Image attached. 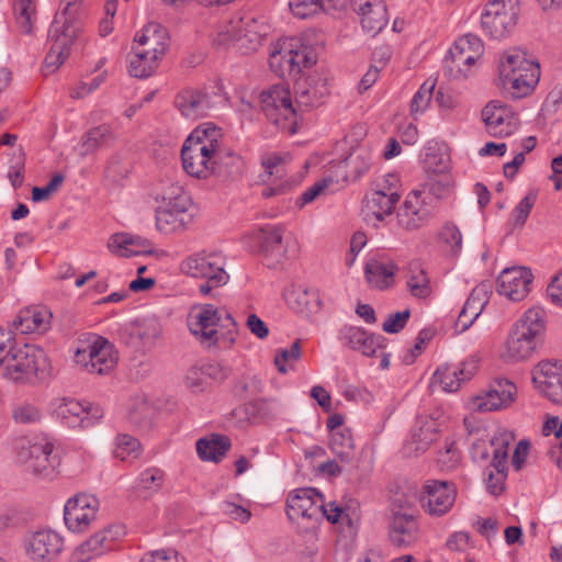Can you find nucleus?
Here are the masks:
<instances>
[{
	"mask_svg": "<svg viewBox=\"0 0 562 562\" xmlns=\"http://www.w3.org/2000/svg\"><path fill=\"white\" fill-rule=\"evenodd\" d=\"M519 0H490L481 14V26L494 40L507 36L516 26Z\"/></svg>",
	"mask_w": 562,
	"mask_h": 562,
	"instance_id": "9",
	"label": "nucleus"
},
{
	"mask_svg": "<svg viewBox=\"0 0 562 562\" xmlns=\"http://www.w3.org/2000/svg\"><path fill=\"white\" fill-rule=\"evenodd\" d=\"M142 451L139 441L126 434L119 435L115 440L114 457L120 460L136 459Z\"/></svg>",
	"mask_w": 562,
	"mask_h": 562,
	"instance_id": "52",
	"label": "nucleus"
},
{
	"mask_svg": "<svg viewBox=\"0 0 562 562\" xmlns=\"http://www.w3.org/2000/svg\"><path fill=\"white\" fill-rule=\"evenodd\" d=\"M192 222V214H177L162 206L156 211V228L162 234L183 232Z\"/></svg>",
	"mask_w": 562,
	"mask_h": 562,
	"instance_id": "43",
	"label": "nucleus"
},
{
	"mask_svg": "<svg viewBox=\"0 0 562 562\" xmlns=\"http://www.w3.org/2000/svg\"><path fill=\"white\" fill-rule=\"evenodd\" d=\"M115 139L116 136L110 125L101 124L92 127L81 138L80 155L88 156L100 148L110 147Z\"/></svg>",
	"mask_w": 562,
	"mask_h": 562,
	"instance_id": "41",
	"label": "nucleus"
},
{
	"mask_svg": "<svg viewBox=\"0 0 562 562\" xmlns=\"http://www.w3.org/2000/svg\"><path fill=\"white\" fill-rule=\"evenodd\" d=\"M486 303V292L483 286L474 288L458 315L456 328L461 333L467 330L480 316Z\"/></svg>",
	"mask_w": 562,
	"mask_h": 562,
	"instance_id": "40",
	"label": "nucleus"
},
{
	"mask_svg": "<svg viewBox=\"0 0 562 562\" xmlns=\"http://www.w3.org/2000/svg\"><path fill=\"white\" fill-rule=\"evenodd\" d=\"M302 350L300 340H295L290 348L280 349L274 357V364L282 374L288 372L285 363L297 361L301 358Z\"/></svg>",
	"mask_w": 562,
	"mask_h": 562,
	"instance_id": "57",
	"label": "nucleus"
},
{
	"mask_svg": "<svg viewBox=\"0 0 562 562\" xmlns=\"http://www.w3.org/2000/svg\"><path fill=\"white\" fill-rule=\"evenodd\" d=\"M13 10L21 32L31 34L37 16L35 0H14Z\"/></svg>",
	"mask_w": 562,
	"mask_h": 562,
	"instance_id": "48",
	"label": "nucleus"
},
{
	"mask_svg": "<svg viewBox=\"0 0 562 562\" xmlns=\"http://www.w3.org/2000/svg\"><path fill=\"white\" fill-rule=\"evenodd\" d=\"M83 0H61L50 24L56 33L58 30L81 35L83 25L80 20V10Z\"/></svg>",
	"mask_w": 562,
	"mask_h": 562,
	"instance_id": "36",
	"label": "nucleus"
},
{
	"mask_svg": "<svg viewBox=\"0 0 562 562\" xmlns=\"http://www.w3.org/2000/svg\"><path fill=\"white\" fill-rule=\"evenodd\" d=\"M180 270L193 278L211 277V283L226 284L229 280L223 259L216 254L195 252L180 263Z\"/></svg>",
	"mask_w": 562,
	"mask_h": 562,
	"instance_id": "13",
	"label": "nucleus"
},
{
	"mask_svg": "<svg viewBox=\"0 0 562 562\" xmlns=\"http://www.w3.org/2000/svg\"><path fill=\"white\" fill-rule=\"evenodd\" d=\"M213 165L214 170L212 175L222 181L237 180L244 171L243 158L232 149L223 147V138L218 142Z\"/></svg>",
	"mask_w": 562,
	"mask_h": 562,
	"instance_id": "33",
	"label": "nucleus"
},
{
	"mask_svg": "<svg viewBox=\"0 0 562 562\" xmlns=\"http://www.w3.org/2000/svg\"><path fill=\"white\" fill-rule=\"evenodd\" d=\"M295 103L303 111L318 106L329 93L327 81L319 76L301 77L294 83Z\"/></svg>",
	"mask_w": 562,
	"mask_h": 562,
	"instance_id": "25",
	"label": "nucleus"
},
{
	"mask_svg": "<svg viewBox=\"0 0 562 562\" xmlns=\"http://www.w3.org/2000/svg\"><path fill=\"white\" fill-rule=\"evenodd\" d=\"M323 495L313 487L292 491L286 498V516L291 521L306 519L315 526L322 519Z\"/></svg>",
	"mask_w": 562,
	"mask_h": 562,
	"instance_id": "12",
	"label": "nucleus"
},
{
	"mask_svg": "<svg viewBox=\"0 0 562 562\" xmlns=\"http://www.w3.org/2000/svg\"><path fill=\"white\" fill-rule=\"evenodd\" d=\"M190 333L206 347L217 344L231 346L237 335V323L232 315L212 304L193 306L188 316Z\"/></svg>",
	"mask_w": 562,
	"mask_h": 562,
	"instance_id": "3",
	"label": "nucleus"
},
{
	"mask_svg": "<svg viewBox=\"0 0 562 562\" xmlns=\"http://www.w3.org/2000/svg\"><path fill=\"white\" fill-rule=\"evenodd\" d=\"M256 240L260 252L266 258L279 263L288 257L289 241H283V227L278 225L260 227L256 233Z\"/></svg>",
	"mask_w": 562,
	"mask_h": 562,
	"instance_id": "29",
	"label": "nucleus"
},
{
	"mask_svg": "<svg viewBox=\"0 0 562 562\" xmlns=\"http://www.w3.org/2000/svg\"><path fill=\"white\" fill-rule=\"evenodd\" d=\"M532 382L553 404L562 406V362H539L532 370Z\"/></svg>",
	"mask_w": 562,
	"mask_h": 562,
	"instance_id": "15",
	"label": "nucleus"
},
{
	"mask_svg": "<svg viewBox=\"0 0 562 562\" xmlns=\"http://www.w3.org/2000/svg\"><path fill=\"white\" fill-rule=\"evenodd\" d=\"M435 209L431 195L420 190L411 191L396 212L397 226L406 232L420 229L434 217Z\"/></svg>",
	"mask_w": 562,
	"mask_h": 562,
	"instance_id": "10",
	"label": "nucleus"
},
{
	"mask_svg": "<svg viewBox=\"0 0 562 562\" xmlns=\"http://www.w3.org/2000/svg\"><path fill=\"white\" fill-rule=\"evenodd\" d=\"M75 362L88 373L105 375L115 368L117 355L111 342L102 337H97L87 347L77 350Z\"/></svg>",
	"mask_w": 562,
	"mask_h": 562,
	"instance_id": "11",
	"label": "nucleus"
},
{
	"mask_svg": "<svg viewBox=\"0 0 562 562\" xmlns=\"http://www.w3.org/2000/svg\"><path fill=\"white\" fill-rule=\"evenodd\" d=\"M438 463L442 470H452L458 467L461 456L452 440H446L445 447L438 453Z\"/></svg>",
	"mask_w": 562,
	"mask_h": 562,
	"instance_id": "58",
	"label": "nucleus"
},
{
	"mask_svg": "<svg viewBox=\"0 0 562 562\" xmlns=\"http://www.w3.org/2000/svg\"><path fill=\"white\" fill-rule=\"evenodd\" d=\"M261 109L266 117L278 128L294 134L297 131V111L294 108L290 90L276 85L260 95Z\"/></svg>",
	"mask_w": 562,
	"mask_h": 562,
	"instance_id": "7",
	"label": "nucleus"
},
{
	"mask_svg": "<svg viewBox=\"0 0 562 562\" xmlns=\"http://www.w3.org/2000/svg\"><path fill=\"white\" fill-rule=\"evenodd\" d=\"M409 316V310H404L401 312L390 314L383 322L382 329L387 334H397L406 326Z\"/></svg>",
	"mask_w": 562,
	"mask_h": 562,
	"instance_id": "62",
	"label": "nucleus"
},
{
	"mask_svg": "<svg viewBox=\"0 0 562 562\" xmlns=\"http://www.w3.org/2000/svg\"><path fill=\"white\" fill-rule=\"evenodd\" d=\"M243 32V16H233L221 22L216 27L214 42L218 45L238 44Z\"/></svg>",
	"mask_w": 562,
	"mask_h": 562,
	"instance_id": "45",
	"label": "nucleus"
},
{
	"mask_svg": "<svg viewBox=\"0 0 562 562\" xmlns=\"http://www.w3.org/2000/svg\"><path fill=\"white\" fill-rule=\"evenodd\" d=\"M396 271L397 267L392 260L371 259L366 263L364 277L372 288L385 290L393 285Z\"/></svg>",
	"mask_w": 562,
	"mask_h": 562,
	"instance_id": "38",
	"label": "nucleus"
},
{
	"mask_svg": "<svg viewBox=\"0 0 562 562\" xmlns=\"http://www.w3.org/2000/svg\"><path fill=\"white\" fill-rule=\"evenodd\" d=\"M295 38L297 40V47H293L291 54L293 55L294 65L301 74L302 68H310L317 63V53L313 46L303 43L301 37Z\"/></svg>",
	"mask_w": 562,
	"mask_h": 562,
	"instance_id": "53",
	"label": "nucleus"
},
{
	"mask_svg": "<svg viewBox=\"0 0 562 562\" xmlns=\"http://www.w3.org/2000/svg\"><path fill=\"white\" fill-rule=\"evenodd\" d=\"M109 248L112 251L120 250L123 257L154 254V245L149 239L127 233L113 235Z\"/></svg>",
	"mask_w": 562,
	"mask_h": 562,
	"instance_id": "37",
	"label": "nucleus"
},
{
	"mask_svg": "<svg viewBox=\"0 0 562 562\" xmlns=\"http://www.w3.org/2000/svg\"><path fill=\"white\" fill-rule=\"evenodd\" d=\"M132 335L136 336L144 346L151 345L160 335L157 321L148 319L132 326Z\"/></svg>",
	"mask_w": 562,
	"mask_h": 562,
	"instance_id": "54",
	"label": "nucleus"
},
{
	"mask_svg": "<svg viewBox=\"0 0 562 562\" xmlns=\"http://www.w3.org/2000/svg\"><path fill=\"white\" fill-rule=\"evenodd\" d=\"M56 413L68 426L82 428L93 426L103 416V411L99 406L83 405L74 398H63Z\"/></svg>",
	"mask_w": 562,
	"mask_h": 562,
	"instance_id": "23",
	"label": "nucleus"
},
{
	"mask_svg": "<svg viewBox=\"0 0 562 562\" xmlns=\"http://www.w3.org/2000/svg\"><path fill=\"white\" fill-rule=\"evenodd\" d=\"M440 423L437 417L420 414L416 417L411 435L405 441L404 451L408 456H417L429 449L439 436Z\"/></svg>",
	"mask_w": 562,
	"mask_h": 562,
	"instance_id": "17",
	"label": "nucleus"
},
{
	"mask_svg": "<svg viewBox=\"0 0 562 562\" xmlns=\"http://www.w3.org/2000/svg\"><path fill=\"white\" fill-rule=\"evenodd\" d=\"M531 282L530 270L522 267L507 268L498 276L497 292L510 301H521L528 295Z\"/></svg>",
	"mask_w": 562,
	"mask_h": 562,
	"instance_id": "24",
	"label": "nucleus"
},
{
	"mask_svg": "<svg viewBox=\"0 0 562 562\" xmlns=\"http://www.w3.org/2000/svg\"><path fill=\"white\" fill-rule=\"evenodd\" d=\"M351 7L360 18L362 29L372 36L380 33L389 21L383 0H351Z\"/></svg>",
	"mask_w": 562,
	"mask_h": 562,
	"instance_id": "26",
	"label": "nucleus"
},
{
	"mask_svg": "<svg viewBox=\"0 0 562 562\" xmlns=\"http://www.w3.org/2000/svg\"><path fill=\"white\" fill-rule=\"evenodd\" d=\"M516 395V386L507 379L496 380L491 387L472 400L473 411L486 413L506 408Z\"/></svg>",
	"mask_w": 562,
	"mask_h": 562,
	"instance_id": "19",
	"label": "nucleus"
},
{
	"mask_svg": "<svg viewBox=\"0 0 562 562\" xmlns=\"http://www.w3.org/2000/svg\"><path fill=\"white\" fill-rule=\"evenodd\" d=\"M48 38L52 42V46L44 60V75L53 74L65 63L70 54L71 46L76 40L80 38V35L71 34L63 30H58L55 33L54 27L50 26Z\"/></svg>",
	"mask_w": 562,
	"mask_h": 562,
	"instance_id": "28",
	"label": "nucleus"
},
{
	"mask_svg": "<svg viewBox=\"0 0 562 562\" xmlns=\"http://www.w3.org/2000/svg\"><path fill=\"white\" fill-rule=\"evenodd\" d=\"M487 132L494 137L512 135L518 127L517 114L501 101H491L482 111Z\"/></svg>",
	"mask_w": 562,
	"mask_h": 562,
	"instance_id": "18",
	"label": "nucleus"
},
{
	"mask_svg": "<svg viewBox=\"0 0 562 562\" xmlns=\"http://www.w3.org/2000/svg\"><path fill=\"white\" fill-rule=\"evenodd\" d=\"M544 328L546 312L540 307L527 310L509 331L503 359L510 363L529 359L540 345Z\"/></svg>",
	"mask_w": 562,
	"mask_h": 562,
	"instance_id": "4",
	"label": "nucleus"
},
{
	"mask_svg": "<svg viewBox=\"0 0 562 562\" xmlns=\"http://www.w3.org/2000/svg\"><path fill=\"white\" fill-rule=\"evenodd\" d=\"M63 538L50 529L34 532L26 542V552L34 561H50L63 549Z\"/></svg>",
	"mask_w": 562,
	"mask_h": 562,
	"instance_id": "27",
	"label": "nucleus"
},
{
	"mask_svg": "<svg viewBox=\"0 0 562 562\" xmlns=\"http://www.w3.org/2000/svg\"><path fill=\"white\" fill-rule=\"evenodd\" d=\"M339 340L344 346L367 357H374L379 350H384L386 347L385 337L380 334L368 333L357 326H345L340 329Z\"/></svg>",
	"mask_w": 562,
	"mask_h": 562,
	"instance_id": "21",
	"label": "nucleus"
},
{
	"mask_svg": "<svg viewBox=\"0 0 562 562\" xmlns=\"http://www.w3.org/2000/svg\"><path fill=\"white\" fill-rule=\"evenodd\" d=\"M173 196H164V205L167 210L177 214H191L189 207L191 206V200L187 193L182 191L180 187L175 188Z\"/></svg>",
	"mask_w": 562,
	"mask_h": 562,
	"instance_id": "56",
	"label": "nucleus"
},
{
	"mask_svg": "<svg viewBox=\"0 0 562 562\" xmlns=\"http://www.w3.org/2000/svg\"><path fill=\"white\" fill-rule=\"evenodd\" d=\"M483 50L484 46L481 38L473 34H467L459 37L449 49L446 64L451 71L457 69L459 72H463V76H467L462 67H471L482 56Z\"/></svg>",
	"mask_w": 562,
	"mask_h": 562,
	"instance_id": "20",
	"label": "nucleus"
},
{
	"mask_svg": "<svg viewBox=\"0 0 562 562\" xmlns=\"http://www.w3.org/2000/svg\"><path fill=\"white\" fill-rule=\"evenodd\" d=\"M407 286L415 297H427L431 293L429 279L417 261L411 262L408 266Z\"/></svg>",
	"mask_w": 562,
	"mask_h": 562,
	"instance_id": "46",
	"label": "nucleus"
},
{
	"mask_svg": "<svg viewBox=\"0 0 562 562\" xmlns=\"http://www.w3.org/2000/svg\"><path fill=\"white\" fill-rule=\"evenodd\" d=\"M502 88L515 99H520L535 89L540 79V65L528 58L526 52L510 48L502 55L498 64Z\"/></svg>",
	"mask_w": 562,
	"mask_h": 562,
	"instance_id": "5",
	"label": "nucleus"
},
{
	"mask_svg": "<svg viewBox=\"0 0 562 562\" xmlns=\"http://www.w3.org/2000/svg\"><path fill=\"white\" fill-rule=\"evenodd\" d=\"M124 533L121 526H109L92 535L72 553L74 562H88L112 548L113 542Z\"/></svg>",
	"mask_w": 562,
	"mask_h": 562,
	"instance_id": "22",
	"label": "nucleus"
},
{
	"mask_svg": "<svg viewBox=\"0 0 562 562\" xmlns=\"http://www.w3.org/2000/svg\"><path fill=\"white\" fill-rule=\"evenodd\" d=\"M175 104L183 116L191 120L205 116L211 109L209 94L196 89H186L178 93Z\"/></svg>",
	"mask_w": 562,
	"mask_h": 562,
	"instance_id": "34",
	"label": "nucleus"
},
{
	"mask_svg": "<svg viewBox=\"0 0 562 562\" xmlns=\"http://www.w3.org/2000/svg\"><path fill=\"white\" fill-rule=\"evenodd\" d=\"M170 45L167 29L159 23H147L135 34L128 55V74L137 79L151 77L158 69Z\"/></svg>",
	"mask_w": 562,
	"mask_h": 562,
	"instance_id": "1",
	"label": "nucleus"
},
{
	"mask_svg": "<svg viewBox=\"0 0 562 562\" xmlns=\"http://www.w3.org/2000/svg\"><path fill=\"white\" fill-rule=\"evenodd\" d=\"M265 34L262 25L252 16H243L240 48L256 49Z\"/></svg>",
	"mask_w": 562,
	"mask_h": 562,
	"instance_id": "50",
	"label": "nucleus"
},
{
	"mask_svg": "<svg viewBox=\"0 0 562 562\" xmlns=\"http://www.w3.org/2000/svg\"><path fill=\"white\" fill-rule=\"evenodd\" d=\"M435 90V82L425 81L411 101L412 115L422 114L429 105Z\"/></svg>",
	"mask_w": 562,
	"mask_h": 562,
	"instance_id": "55",
	"label": "nucleus"
},
{
	"mask_svg": "<svg viewBox=\"0 0 562 562\" xmlns=\"http://www.w3.org/2000/svg\"><path fill=\"white\" fill-rule=\"evenodd\" d=\"M418 538V524L413 515L394 512L389 525V539L397 548H407Z\"/></svg>",
	"mask_w": 562,
	"mask_h": 562,
	"instance_id": "31",
	"label": "nucleus"
},
{
	"mask_svg": "<svg viewBox=\"0 0 562 562\" xmlns=\"http://www.w3.org/2000/svg\"><path fill=\"white\" fill-rule=\"evenodd\" d=\"M536 200H537L536 193H528L525 198L521 199V201L518 203V205L513 211V218H514L515 225L522 226L526 223V221L536 203Z\"/></svg>",
	"mask_w": 562,
	"mask_h": 562,
	"instance_id": "61",
	"label": "nucleus"
},
{
	"mask_svg": "<svg viewBox=\"0 0 562 562\" xmlns=\"http://www.w3.org/2000/svg\"><path fill=\"white\" fill-rule=\"evenodd\" d=\"M330 448L345 464L355 461V442L350 429H338L331 434Z\"/></svg>",
	"mask_w": 562,
	"mask_h": 562,
	"instance_id": "44",
	"label": "nucleus"
},
{
	"mask_svg": "<svg viewBox=\"0 0 562 562\" xmlns=\"http://www.w3.org/2000/svg\"><path fill=\"white\" fill-rule=\"evenodd\" d=\"M284 300L291 310L305 314L311 311V305L316 301V295L308 289L297 285L284 292Z\"/></svg>",
	"mask_w": 562,
	"mask_h": 562,
	"instance_id": "47",
	"label": "nucleus"
},
{
	"mask_svg": "<svg viewBox=\"0 0 562 562\" xmlns=\"http://www.w3.org/2000/svg\"><path fill=\"white\" fill-rule=\"evenodd\" d=\"M16 459L35 475L52 477L60 465L54 445L46 440H21L16 446Z\"/></svg>",
	"mask_w": 562,
	"mask_h": 562,
	"instance_id": "8",
	"label": "nucleus"
},
{
	"mask_svg": "<svg viewBox=\"0 0 562 562\" xmlns=\"http://www.w3.org/2000/svg\"><path fill=\"white\" fill-rule=\"evenodd\" d=\"M52 316V312L44 306L27 307L15 316L12 327L21 334H42L50 327Z\"/></svg>",
	"mask_w": 562,
	"mask_h": 562,
	"instance_id": "32",
	"label": "nucleus"
},
{
	"mask_svg": "<svg viewBox=\"0 0 562 562\" xmlns=\"http://www.w3.org/2000/svg\"><path fill=\"white\" fill-rule=\"evenodd\" d=\"M440 239L449 247L451 254L456 255L462 247V234L459 227L453 223H447L441 232Z\"/></svg>",
	"mask_w": 562,
	"mask_h": 562,
	"instance_id": "59",
	"label": "nucleus"
},
{
	"mask_svg": "<svg viewBox=\"0 0 562 562\" xmlns=\"http://www.w3.org/2000/svg\"><path fill=\"white\" fill-rule=\"evenodd\" d=\"M222 137V130L213 123H203L191 132L181 149L182 167L189 176L198 179L212 176Z\"/></svg>",
	"mask_w": 562,
	"mask_h": 562,
	"instance_id": "2",
	"label": "nucleus"
},
{
	"mask_svg": "<svg viewBox=\"0 0 562 562\" xmlns=\"http://www.w3.org/2000/svg\"><path fill=\"white\" fill-rule=\"evenodd\" d=\"M289 7L291 12L300 19H307L322 12L319 0H290Z\"/></svg>",
	"mask_w": 562,
	"mask_h": 562,
	"instance_id": "60",
	"label": "nucleus"
},
{
	"mask_svg": "<svg viewBox=\"0 0 562 562\" xmlns=\"http://www.w3.org/2000/svg\"><path fill=\"white\" fill-rule=\"evenodd\" d=\"M398 200L400 195H396L395 193L390 192L387 195L385 193H381V191L372 190H370L364 198L366 207L380 222L393 213Z\"/></svg>",
	"mask_w": 562,
	"mask_h": 562,
	"instance_id": "42",
	"label": "nucleus"
},
{
	"mask_svg": "<svg viewBox=\"0 0 562 562\" xmlns=\"http://www.w3.org/2000/svg\"><path fill=\"white\" fill-rule=\"evenodd\" d=\"M164 482V472L159 469L151 468L143 471L138 477L139 486L145 490L157 491Z\"/></svg>",
	"mask_w": 562,
	"mask_h": 562,
	"instance_id": "64",
	"label": "nucleus"
},
{
	"mask_svg": "<svg viewBox=\"0 0 562 562\" xmlns=\"http://www.w3.org/2000/svg\"><path fill=\"white\" fill-rule=\"evenodd\" d=\"M99 499L91 494H77L65 505L64 519L67 528L74 532H82L97 518Z\"/></svg>",
	"mask_w": 562,
	"mask_h": 562,
	"instance_id": "14",
	"label": "nucleus"
},
{
	"mask_svg": "<svg viewBox=\"0 0 562 562\" xmlns=\"http://www.w3.org/2000/svg\"><path fill=\"white\" fill-rule=\"evenodd\" d=\"M293 47H297V40L289 37L279 41L270 53L269 65L280 77H295L299 75V68L295 67L291 54Z\"/></svg>",
	"mask_w": 562,
	"mask_h": 562,
	"instance_id": "35",
	"label": "nucleus"
},
{
	"mask_svg": "<svg viewBox=\"0 0 562 562\" xmlns=\"http://www.w3.org/2000/svg\"><path fill=\"white\" fill-rule=\"evenodd\" d=\"M285 157L286 156H281L276 153L266 155L261 160L265 172L270 177L276 176L277 178H282L285 173Z\"/></svg>",
	"mask_w": 562,
	"mask_h": 562,
	"instance_id": "63",
	"label": "nucleus"
},
{
	"mask_svg": "<svg viewBox=\"0 0 562 562\" xmlns=\"http://www.w3.org/2000/svg\"><path fill=\"white\" fill-rule=\"evenodd\" d=\"M477 370V361L469 359L460 366L443 364L434 373L432 381L446 392H456L461 383L470 380Z\"/></svg>",
	"mask_w": 562,
	"mask_h": 562,
	"instance_id": "30",
	"label": "nucleus"
},
{
	"mask_svg": "<svg viewBox=\"0 0 562 562\" xmlns=\"http://www.w3.org/2000/svg\"><path fill=\"white\" fill-rule=\"evenodd\" d=\"M372 156L366 148H359L346 159L349 175L353 180L361 178L371 167Z\"/></svg>",
	"mask_w": 562,
	"mask_h": 562,
	"instance_id": "51",
	"label": "nucleus"
},
{
	"mask_svg": "<svg viewBox=\"0 0 562 562\" xmlns=\"http://www.w3.org/2000/svg\"><path fill=\"white\" fill-rule=\"evenodd\" d=\"M456 501L454 485L447 481L429 480L423 486L420 498L425 510L431 516H442L453 506Z\"/></svg>",
	"mask_w": 562,
	"mask_h": 562,
	"instance_id": "16",
	"label": "nucleus"
},
{
	"mask_svg": "<svg viewBox=\"0 0 562 562\" xmlns=\"http://www.w3.org/2000/svg\"><path fill=\"white\" fill-rule=\"evenodd\" d=\"M513 437L507 432L496 435L490 441L493 448L491 465L494 470H507V459Z\"/></svg>",
	"mask_w": 562,
	"mask_h": 562,
	"instance_id": "49",
	"label": "nucleus"
},
{
	"mask_svg": "<svg viewBox=\"0 0 562 562\" xmlns=\"http://www.w3.org/2000/svg\"><path fill=\"white\" fill-rule=\"evenodd\" d=\"M50 362L45 350L36 345L14 346L11 339L2 378L15 384H29L49 375Z\"/></svg>",
	"mask_w": 562,
	"mask_h": 562,
	"instance_id": "6",
	"label": "nucleus"
},
{
	"mask_svg": "<svg viewBox=\"0 0 562 562\" xmlns=\"http://www.w3.org/2000/svg\"><path fill=\"white\" fill-rule=\"evenodd\" d=\"M231 439L225 435L211 434L196 441V453L203 461L218 463L231 449Z\"/></svg>",
	"mask_w": 562,
	"mask_h": 562,
	"instance_id": "39",
	"label": "nucleus"
}]
</instances>
